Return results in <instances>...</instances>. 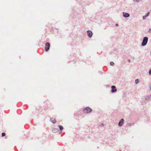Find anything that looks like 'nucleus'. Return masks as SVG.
Instances as JSON below:
<instances>
[{
  "instance_id": "obj_1",
  "label": "nucleus",
  "mask_w": 151,
  "mask_h": 151,
  "mask_svg": "<svg viewBox=\"0 0 151 151\" xmlns=\"http://www.w3.org/2000/svg\"><path fill=\"white\" fill-rule=\"evenodd\" d=\"M92 111V109L88 107H87L83 110V112L85 113H88L91 112Z\"/></svg>"
},
{
  "instance_id": "obj_2",
  "label": "nucleus",
  "mask_w": 151,
  "mask_h": 151,
  "mask_svg": "<svg viewBox=\"0 0 151 151\" xmlns=\"http://www.w3.org/2000/svg\"><path fill=\"white\" fill-rule=\"evenodd\" d=\"M148 39V38L147 37H145L144 38L142 43V46H144L146 45Z\"/></svg>"
},
{
  "instance_id": "obj_3",
  "label": "nucleus",
  "mask_w": 151,
  "mask_h": 151,
  "mask_svg": "<svg viewBox=\"0 0 151 151\" xmlns=\"http://www.w3.org/2000/svg\"><path fill=\"white\" fill-rule=\"evenodd\" d=\"M124 121V120L123 119H122L120 120L119 122V123L118 125L119 126H122L123 125V122Z\"/></svg>"
},
{
  "instance_id": "obj_4",
  "label": "nucleus",
  "mask_w": 151,
  "mask_h": 151,
  "mask_svg": "<svg viewBox=\"0 0 151 151\" xmlns=\"http://www.w3.org/2000/svg\"><path fill=\"white\" fill-rule=\"evenodd\" d=\"M88 35L89 37H91L92 35V33L91 31H87Z\"/></svg>"
},
{
  "instance_id": "obj_5",
  "label": "nucleus",
  "mask_w": 151,
  "mask_h": 151,
  "mask_svg": "<svg viewBox=\"0 0 151 151\" xmlns=\"http://www.w3.org/2000/svg\"><path fill=\"white\" fill-rule=\"evenodd\" d=\"M129 14L125 12L123 13V16L125 17H129Z\"/></svg>"
},
{
  "instance_id": "obj_6",
  "label": "nucleus",
  "mask_w": 151,
  "mask_h": 151,
  "mask_svg": "<svg viewBox=\"0 0 151 151\" xmlns=\"http://www.w3.org/2000/svg\"><path fill=\"white\" fill-rule=\"evenodd\" d=\"M50 120L51 122H52L53 124H55L56 123V121L55 120V119L53 118H51L50 119Z\"/></svg>"
},
{
  "instance_id": "obj_7",
  "label": "nucleus",
  "mask_w": 151,
  "mask_h": 151,
  "mask_svg": "<svg viewBox=\"0 0 151 151\" xmlns=\"http://www.w3.org/2000/svg\"><path fill=\"white\" fill-rule=\"evenodd\" d=\"M111 88L112 89V90H111V92L112 93H113L116 91V89L115 90H114V89L115 88H116V87L115 86H112L111 87Z\"/></svg>"
},
{
  "instance_id": "obj_8",
  "label": "nucleus",
  "mask_w": 151,
  "mask_h": 151,
  "mask_svg": "<svg viewBox=\"0 0 151 151\" xmlns=\"http://www.w3.org/2000/svg\"><path fill=\"white\" fill-rule=\"evenodd\" d=\"M45 50L46 52H47V42H46L45 44Z\"/></svg>"
},
{
  "instance_id": "obj_9",
  "label": "nucleus",
  "mask_w": 151,
  "mask_h": 151,
  "mask_svg": "<svg viewBox=\"0 0 151 151\" xmlns=\"http://www.w3.org/2000/svg\"><path fill=\"white\" fill-rule=\"evenodd\" d=\"M59 127L60 130H63V128L62 126L60 125L59 126Z\"/></svg>"
},
{
  "instance_id": "obj_10",
  "label": "nucleus",
  "mask_w": 151,
  "mask_h": 151,
  "mask_svg": "<svg viewBox=\"0 0 151 151\" xmlns=\"http://www.w3.org/2000/svg\"><path fill=\"white\" fill-rule=\"evenodd\" d=\"M139 80L138 79L136 80L135 81V83L136 84H137L139 83Z\"/></svg>"
},
{
  "instance_id": "obj_11",
  "label": "nucleus",
  "mask_w": 151,
  "mask_h": 151,
  "mask_svg": "<svg viewBox=\"0 0 151 151\" xmlns=\"http://www.w3.org/2000/svg\"><path fill=\"white\" fill-rule=\"evenodd\" d=\"M5 135H6V134L5 133H4V132L2 133V137H3Z\"/></svg>"
},
{
  "instance_id": "obj_12",
  "label": "nucleus",
  "mask_w": 151,
  "mask_h": 151,
  "mask_svg": "<svg viewBox=\"0 0 151 151\" xmlns=\"http://www.w3.org/2000/svg\"><path fill=\"white\" fill-rule=\"evenodd\" d=\"M110 64L111 65L113 66L114 65V63L113 62H111L110 63Z\"/></svg>"
},
{
  "instance_id": "obj_13",
  "label": "nucleus",
  "mask_w": 151,
  "mask_h": 151,
  "mask_svg": "<svg viewBox=\"0 0 151 151\" xmlns=\"http://www.w3.org/2000/svg\"><path fill=\"white\" fill-rule=\"evenodd\" d=\"M50 45V44L48 42V50H49V47Z\"/></svg>"
},
{
  "instance_id": "obj_14",
  "label": "nucleus",
  "mask_w": 151,
  "mask_h": 151,
  "mask_svg": "<svg viewBox=\"0 0 151 151\" xmlns=\"http://www.w3.org/2000/svg\"><path fill=\"white\" fill-rule=\"evenodd\" d=\"M149 73L151 75V69L149 70Z\"/></svg>"
},
{
  "instance_id": "obj_15",
  "label": "nucleus",
  "mask_w": 151,
  "mask_h": 151,
  "mask_svg": "<svg viewBox=\"0 0 151 151\" xmlns=\"http://www.w3.org/2000/svg\"><path fill=\"white\" fill-rule=\"evenodd\" d=\"M149 12H148V13H147V14L146 15H145V16H146V17H147V16H148V15H149Z\"/></svg>"
},
{
  "instance_id": "obj_16",
  "label": "nucleus",
  "mask_w": 151,
  "mask_h": 151,
  "mask_svg": "<svg viewBox=\"0 0 151 151\" xmlns=\"http://www.w3.org/2000/svg\"><path fill=\"white\" fill-rule=\"evenodd\" d=\"M146 16H144L143 17V19H145L146 18Z\"/></svg>"
},
{
  "instance_id": "obj_17",
  "label": "nucleus",
  "mask_w": 151,
  "mask_h": 151,
  "mask_svg": "<svg viewBox=\"0 0 151 151\" xmlns=\"http://www.w3.org/2000/svg\"><path fill=\"white\" fill-rule=\"evenodd\" d=\"M149 32H151V29H149Z\"/></svg>"
},
{
  "instance_id": "obj_18",
  "label": "nucleus",
  "mask_w": 151,
  "mask_h": 151,
  "mask_svg": "<svg viewBox=\"0 0 151 151\" xmlns=\"http://www.w3.org/2000/svg\"><path fill=\"white\" fill-rule=\"evenodd\" d=\"M149 87L150 88V90H151V85L149 86Z\"/></svg>"
},
{
  "instance_id": "obj_19",
  "label": "nucleus",
  "mask_w": 151,
  "mask_h": 151,
  "mask_svg": "<svg viewBox=\"0 0 151 151\" xmlns=\"http://www.w3.org/2000/svg\"><path fill=\"white\" fill-rule=\"evenodd\" d=\"M128 62L129 63L130 62V60H128Z\"/></svg>"
},
{
  "instance_id": "obj_20",
  "label": "nucleus",
  "mask_w": 151,
  "mask_h": 151,
  "mask_svg": "<svg viewBox=\"0 0 151 151\" xmlns=\"http://www.w3.org/2000/svg\"><path fill=\"white\" fill-rule=\"evenodd\" d=\"M104 126V125H103V124H101V126Z\"/></svg>"
},
{
  "instance_id": "obj_21",
  "label": "nucleus",
  "mask_w": 151,
  "mask_h": 151,
  "mask_svg": "<svg viewBox=\"0 0 151 151\" xmlns=\"http://www.w3.org/2000/svg\"><path fill=\"white\" fill-rule=\"evenodd\" d=\"M116 26H118V24H116Z\"/></svg>"
}]
</instances>
